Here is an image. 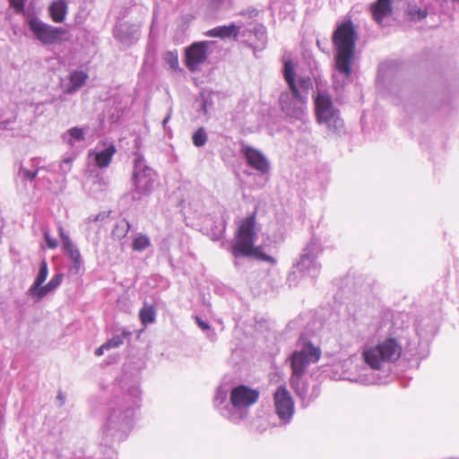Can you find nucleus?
<instances>
[{
	"label": "nucleus",
	"mask_w": 459,
	"mask_h": 459,
	"mask_svg": "<svg viewBox=\"0 0 459 459\" xmlns=\"http://www.w3.org/2000/svg\"><path fill=\"white\" fill-rule=\"evenodd\" d=\"M255 216L256 212H254L240 221L230 247L231 253L235 257H253L274 264L275 258L265 254L261 246H254L256 237Z\"/></svg>",
	"instance_id": "obj_1"
},
{
	"label": "nucleus",
	"mask_w": 459,
	"mask_h": 459,
	"mask_svg": "<svg viewBox=\"0 0 459 459\" xmlns=\"http://www.w3.org/2000/svg\"><path fill=\"white\" fill-rule=\"evenodd\" d=\"M356 41L357 33L351 20L338 25L333 33V43L336 49L335 68L346 77L352 72Z\"/></svg>",
	"instance_id": "obj_2"
},
{
	"label": "nucleus",
	"mask_w": 459,
	"mask_h": 459,
	"mask_svg": "<svg viewBox=\"0 0 459 459\" xmlns=\"http://www.w3.org/2000/svg\"><path fill=\"white\" fill-rule=\"evenodd\" d=\"M283 76L290 91H283L279 98L281 110L285 119L290 123L303 121L306 117L307 100L305 94L298 91L295 72L291 61H286L283 67Z\"/></svg>",
	"instance_id": "obj_3"
},
{
	"label": "nucleus",
	"mask_w": 459,
	"mask_h": 459,
	"mask_svg": "<svg viewBox=\"0 0 459 459\" xmlns=\"http://www.w3.org/2000/svg\"><path fill=\"white\" fill-rule=\"evenodd\" d=\"M133 187L130 195L133 200L140 201L149 196L157 183L158 175L154 169L146 164L141 153H134V170L132 175Z\"/></svg>",
	"instance_id": "obj_4"
},
{
	"label": "nucleus",
	"mask_w": 459,
	"mask_h": 459,
	"mask_svg": "<svg viewBox=\"0 0 459 459\" xmlns=\"http://www.w3.org/2000/svg\"><path fill=\"white\" fill-rule=\"evenodd\" d=\"M402 344L395 338H387L363 353L365 362L375 370H380L382 363L394 362L402 355Z\"/></svg>",
	"instance_id": "obj_5"
},
{
	"label": "nucleus",
	"mask_w": 459,
	"mask_h": 459,
	"mask_svg": "<svg viewBox=\"0 0 459 459\" xmlns=\"http://www.w3.org/2000/svg\"><path fill=\"white\" fill-rule=\"evenodd\" d=\"M315 108L318 123L325 126L330 133L340 134L344 131V122L329 95L318 93L315 99Z\"/></svg>",
	"instance_id": "obj_6"
},
{
	"label": "nucleus",
	"mask_w": 459,
	"mask_h": 459,
	"mask_svg": "<svg viewBox=\"0 0 459 459\" xmlns=\"http://www.w3.org/2000/svg\"><path fill=\"white\" fill-rule=\"evenodd\" d=\"M297 346L298 350L290 358L292 373H304L309 365L319 360L321 350L313 345L306 334L299 336Z\"/></svg>",
	"instance_id": "obj_7"
},
{
	"label": "nucleus",
	"mask_w": 459,
	"mask_h": 459,
	"mask_svg": "<svg viewBox=\"0 0 459 459\" xmlns=\"http://www.w3.org/2000/svg\"><path fill=\"white\" fill-rule=\"evenodd\" d=\"M27 24L34 38L42 45H58L67 39L68 31L65 29L52 26L36 16L29 17Z\"/></svg>",
	"instance_id": "obj_8"
},
{
	"label": "nucleus",
	"mask_w": 459,
	"mask_h": 459,
	"mask_svg": "<svg viewBox=\"0 0 459 459\" xmlns=\"http://www.w3.org/2000/svg\"><path fill=\"white\" fill-rule=\"evenodd\" d=\"M321 251L320 242L312 238L302 249L299 259L295 264L298 272L303 275L307 274L311 278L317 277L320 270L317 256Z\"/></svg>",
	"instance_id": "obj_9"
},
{
	"label": "nucleus",
	"mask_w": 459,
	"mask_h": 459,
	"mask_svg": "<svg viewBox=\"0 0 459 459\" xmlns=\"http://www.w3.org/2000/svg\"><path fill=\"white\" fill-rule=\"evenodd\" d=\"M212 45V41H198L192 43L185 50V64L191 72L199 70L200 65L204 64L208 57V48Z\"/></svg>",
	"instance_id": "obj_10"
},
{
	"label": "nucleus",
	"mask_w": 459,
	"mask_h": 459,
	"mask_svg": "<svg viewBox=\"0 0 459 459\" xmlns=\"http://www.w3.org/2000/svg\"><path fill=\"white\" fill-rule=\"evenodd\" d=\"M240 152L247 165L254 169L259 176L269 175L271 170L270 161L260 150L242 143Z\"/></svg>",
	"instance_id": "obj_11"
},
{
	"label": "nucleus",
	"mask_w": 459,
	"mask_h": 459,
	"mask_svg": "<svg viewBox=\"0 0 459 459\" xmlns=\"http://www.w3.org/2000/svg\"><path fill=\"white\" fill-rule=\"evenodd\" d=\"M57 231L61 238L64 254L71 260L72 264L69 271L74 274H78L83 264L80 250L72 241L69 235L65 232L60 222L57 224Z\"/></svg>",
	"instance_id": "obj_12"
},
{
	"label": "nucleus",
	"mask_w": 459,
	"mask_h": 459,
	"mask_svg": "<svg viewBox=\"0 0 459 459\" xmlns=\"http://www.w3.org/2000/svg\"><path fill=\"white\" fill-rule=\"evenodd\" d=\"M259 396L260 393L257 389L240 385L231 390L230 400L235 409L242 410L255 404L258 401Z\"/></svg>",
	"instance_id": "obj_13"
},
{
	"label": "nucleus",
	"mask_w": 459,
	"mask_h": 459,
	"mask_svg": "<svg viewBox=\"0 0 459 459\" xmlns=\"http://www.w3.org/2000/svg\"><path fill=\"white\" fill-rule=\"evenodd\" d=\"M275 411L283 422H289L294 414V402L285 386H279L273 394Z\"/></svg>",
	"instance_id": "obj_14"
},
{
	"label": "nucleus",
	"mask_w": 459,
	"mask_h": 459,
	"mask_svg": "<svg viewBox=\"0 0 459 459\" xmlns=\"http://www.w3.org/2000/svg\"><path fill=\"white\" fill-rule=\"evenodd\" d=\"M113 34L122 44L132 46L140 39V25L127 22L119 23L114 28Z\"/></svg>",
	"instance_id": "obj_15"
},
{
	"label": "nucleus",
	"mask_w": 459,
	"mask_h": 459,
	"mask_svg": "<svg viewBox=\"0 0 459 459\" xmlns=\"http://www.w3.org/2000/svg\"><path fill=\"white\" fill-rule=\"evenodd\" d=\"M116 152V146L112 143H105L101 148L98 147L94 158L96 165L100 169L107 168L111 162L112 157Z\"/></svg>",
	"instance_id": "obj_16"
},
{
	"label": "nucleus",
	"mask_w": 459,
	"mask_h": 459,
	"mask_svg": "<svg viewBox=\"0 0 459 459\" xmlns=\"http://www.w3.org/2000/svg\"><path fill=\"white\" fill-rule=\"evenodd\" d=\"M371 13L374 20L380 24L384 18L389 16L392 13L391 0H377L371 5Z\"/></svg>",
	"instance_id": "obj_17"
},
{
	"label": "nucleus",
	"mask_w": 459,
	"mask_h": 459,
	"mask_svg": "<svg viewBox=\"0 0 459 459\" xmlns=\"http://www.w3.org/2000/svg\"><path fill=\"white\" fill-rule=\"evenodd\" d=\"M68 5L65 0H56L48 6V14L52 21L61 23L65 21L67 14Z\"/></svg>",
	"instance_id": "obj_18"
},
{
	"label": "nucleus",
	"mask_w": 459,
	"mask_h": 459,
	"mask_svg": "<svg viewBox=\"0 0 459 459\" xmlns=\"http://www.w3.org/2000/svg\"><path fill=\"white\" fill-rule=\"evenodd\" d=\"M125 107L119 99H113L104 110V116L110 124L117 123L122 117Z\"/></svg>",
	"instance_id": "obj_19"
},
{
	"label": "nucleus",
	"mask_w": 459,
	"mask_h": 459,
	"mask_svg": "<svg viewBox=\"0 0 459 459\" xmlns=\"http://www.w3.org/2000/svg\"><path fill=\"white\" fill-rule=\"evenodd\" d=\"M63 278V273H56L46 285H40V287H38L30 295L36 297L38 300L42 299L47 294L55 290L62 283Z\"/></svg>",
	"instance_id": "obj_20"
},
{
	"label": "nucleus",
	"mask_w": 459,
	"mask_h": 459,
	"mask_svg": "<svg viewBox=\"0 0 459 459\" xmlns=\"http://www.w3.org/2000/svg\"><path fill=\"white\" fill-rule=\"evenodd\" d=\"M239 33V27L235 23L230 25L217 26L206 32L209 37H216L221 39H227L230 37L236 38Z\"/></svg>",
	"instance_id": "obj_21"
},
{
	"label": "nucleus",
	"mask_w": 459,
	"mask_h": 459,
	"mask_svg": "<svg viewBox=\"0 0 459 459\" xmlns=\"http://www.w3.org/2000/svg\"><path fill=\"white\" fill-rule=\"evenodd\" d=\"M250 32L253 33L256 39V43L255 45L250 44V47L255 51H261L264 49L268 40L266 27L264 24L259 23L256 24L252 30H250Z\"/></svg>",
	"instance_id": "obj_22"
},
{
	"label": "nucleus",
	"mask_w": 459,
	"mask_h": 459,
	"mask_svg": "<svg viewBox=\"0 0 459 459\" xmlns=\"http://www.w3.org/2000/svg\"><path fill=\"white\" fill-rule=\"evenodd\" d=\"M88 75L82 71H74L69 74V85L65 88L66 93H73L80 89L86 82Z\"/></svg>",
	"instance_id": "obj_23"
},
{
	"label": "nucleus",
	"mask_w": 459,
	"mask_h": 459,
	"mask_svg": "<svg viewBox=\"0 0 459 459\" xmlns=\"http://www.w3.org/2000/svg\"><path fill=\"white\" fill-rule=\"evenodd\" d=\"M85 139V131L82 127L74 126L62 134V140L69 146H74L76 142Z\"/></svg>",
	"instance_id": "obj_24"
},
{
	"label": "nucleus",
	"mask_w": 459,
	"mask_h": 459,
	"mask_svg": "<svg viewBox=\"0 0 459 459\" xmlns=\"http://www.w3.org/2000/svg\"><path fill=\"white\" fill-rule=\"evenodd\" d=\"M48 274V263L46 258H43L39 264V269L37 274V277L33 282V284L30 286L29 290V293L31 294L35 290H37L38 287H40V285L43 284V282L46 281Z\"/></svg>",
	"instance_id": "obj_25"
},
{
	"label": "nucleus",
	"mask_w": 459,
	"mask_h": 459,
	"mask_svg": "<svg viewBox=\"0 0 459 459\" xmlns=\"http://www.w3.org/2000/svg\"><path fill=\"white\" fill-rule=\"evenodd\" d=\"M130 228H131V225H130L129 221L126 219L122 218L114 226V228L111 231L112 237L114 238L120 240L127 235Z\"/></svg>",
	"instance_id": "obj_26"
},
{
	"label": "nucleus",
	"mask_w": 459,
	"mask_h": 459,
	"mask_svg": "<svg viewBox=\"0 0 459 459\" xmlns=\"http://www.w3.org/2000/svg\"><path fill=\"white\" fill-rule=\"evenodd\" d=\"M139 317L143 325H148L155 322L156 310L153 306L146 305L141 308Z\"/></svg>",
	"instance_id": "obj_27"
},
{
	"label": "nucleus",
	"mask_w": 459,
	"mask_h": 459,
	"mask_svg": "<svg viewBox=\"0 0 459 459\" xmlns=\"http://www.w3.org/2000/svg\"><path fill=\"white\" fill-rule=\"evenodd\" d=\"M305 375H291L290 385L298 395H305L307 391V384L304 378Z\"/></svg>",
	"instance_id": "obj_28"
},
{
	"label": "nucleus",
	"mask_w": 459,
	"mask_h": 459,
	"mask_svg": "<svg viewBox=\"0 0 459 459\" xmlns=\"http://www.w3.org/2000/svg\"><path fill=\"white\" fill-rule=\"evenodd\" d=\"M407 15L411 21L420 22L428 16V10L418 7L416 4H409L406 10Z\"/></svg>",
	"instance_id": "obj_29"
},
{
	"label": "nucleus",
	"mask_w": 459,
	"mask_h": 459,
	"mask_svg": "<svg viewBox=\"0 0 459 459\" xmlns=\"http://www.w3.org/2000/svg\"><path fill=\"white\" fill-rule=\"evenodd\" d=\"M132 333L129 330L123 329L121 333L115 334L112 338L108 339L105 343L108 349L118 348L124 343L125 339H129Z\"/></svg>",
	"instance_id": "obj_30"
},
{
	"label": "nucleus",
	"mask_w": 459,
	"mask_h": 459,
	"mask_svg": "<svg viewBox=\"0 0 459 459\" xmlns=\"http://www.w3.org/2000/svg\"><path fill=\"white\" fill-rule=\"evenodd\" d=\"M151 246L150 238L143 234H138L133 240L132 248L134 251L142 252Z\"/></svg>",
	"instance_id": "obj_31"
},
{
	"label": "nucleus",
	"mask_w": 459,
	"mask_h": 459,
	"mask_svg": "<svg viewBox=\"0 0 459 459\" xmlns=\"http://www.w3.org/2000/svg\"><path fill=\"white\" fill-rule=\"evenodd\" d=\"M298 91L300 94H305V98L307 99L308 91L312 88V81L309 76H302L298 80Z\"/></svg>",
	"instance_id": "obj_32"
},
{
	"label": "nucleus",
	"mask_w": 459,
	"mask_h": 459,
	"mask_svg": "<svg viewBox=\"0 0 459 459\" xmlns=\"http://www.w3.org/2000/svg\"><path fill=\"white\" fill-rule=\"evenodd\" d=\"M208 136L204 127H199L192 135L195 146L203 147L207 142Z\"/></svg>",
	"instance_id": "obj_33"
},
{
	"label": "nucleus",
	"mask_w": 459,
	"mask_h": 459,
	"mask_svg": "<svg viewBox=\"0 0 459 459\" xmlns=\"http://www.w3.org/2000/svg\"><path fill=\"white\" fill-rule=\"evenodd\" d=\"M200 108L199 111L203 112L204 115H208L210 109L213 107V101L210 93H201L200 95Z\"/></svg>",
	"instance_id": "obj_34"
},
{
	"label": "nucleus",
	"mask_w": 459,
	"mask_h": 459,
	"mask_svg": "<svg viewBox=\"0 0 459 459\" xmlns=\"http://www.w3.org/2000/svg\"><path fill=\"white\" fill-rule=\"evenodd\" d=\"M164 59L169 67L174 70H179L178 56L177 51H168L165 54Z\"/></svg>",
	"instance_id": "obj_35"
},
{
	"label": "nucleus",
	"mask_w": 459,
	"mask_h": 459,
	"mask_svg": "<svg viewBox=\"0 0 459 459\" xmlns=\"http://www.w3.org/2000/svg\"><path fill=\"white\" fill-rule=\"evenodd\" d=\"M43 169L44 168L41 167V168L36 169L35 171H31V170L24 168L23 166H21L20 169H19V176H21L23 180L31 182L37 177L39 170Z\"/></svg>",
	"instance_id": "obj_36"
},
{
	"label": "nucleus",
	"mask_w": 459,
	"mask_h": 459,
	"mask_svg": "<svg viewBox=\"0 0 459 459\" xmlns=\"http://www.w3.org/2000/svg\"><path fill=\"white\" fill-rule=\"evenodd\" d=\"M43 237L46 242V245L50 249H55L58 246V242L56 238H52L48 230L43 231Z\"/></svg>",
	"instance_id": "obj_37"
},
{
	"label": "nucleus",
	"mask_w": 459,
	"mask_h": 459,
	"mask_svg": "<svg viewBox=\"0 0 459 459\" xmlns=\"http://www.w3.org/2000/svg\"><path fill=\"white\" fill-rule=\"evenodd\" d=\"M11 6L17 13H24L26 0H9Z\"/></svg>",
	"instance_id": "obj_38"
},
{
	"label": "nucleus",
	"mask_w": 459,
	"mask_h": 459,
	"mask_svg": "<svg viewBox=\"0 0 459 459\" xmlns=\"http://www.w3.org/2000/svg\"><path fill=\"white\" fill-rule=\"evenodd\" d=\"M259 13V11L253 7V6H249L247 7V9L245 10H242L239 14L242 15V16H246V17H248V18H255L258 15Z\"/></svg>",
	"instance_id": "obj_39"
},
{
	"label": "nucleus",
	"mask_w": 459,
	"mask_h": 459,
	"mask_svg": "<svg viewBox=\"0 0 459 459\" xmlns=\"http://www.w3.org/2000/svg\"><path fill=\"white\" fill-rule=\"evenodd\" d=\"M225 0H206L207 6L212 10H219L224 4Z\"/></svg>",
	"instance_id": "obj_40"
},
{
	"label": "nucleus",
	"mask_w": 459,
	"mask_h": 459,
	"mask_svg": "<svg viewBox=\"0 0 459 459\" xmlns=\"http://www.w3.org/2000/svg\"><path fill=\"white\" fill-rule=\"evenodd\" d=\"M171 114H172V108H169L168 114L166 115V117H164V119L162 120V126H163V129H164V131H165L168 134H171V133H172V131H171L170 127H169V126H168V123H169V121L170 120Z\"/></svg>",
	"instance_id": "obj_41"
},
{
	"label": "nucleus",
	"mask_w": 459,
	"mask_h": 459,
	"mask_svg": "<svg viewBox=\"0 0 459 459\" xmlns=\"http://www.w3.org/2000/svg\"><path fill=\"white\" fill-rule=\"evenodd\" d=\"M195 322L198 325V326L204 331L211 329L209 323L207 321L203 320L199 316H195Z\"/></svg>",
	"instance_id": "obj_42"
},
{
	"label": "nucleus",
	"mask_w": 459,
	"mask_h": 459,
	"mask_svg": "<svg viewBox=\"0 0 459 459\" xmlns=\"http://www.w3.org/2000/svg\"><path fill=\"white\" fill-rule=\"evenodd\" d=\"M13 123L12 119L0 121V130H7L10 124Z\"/></svg>",
	"instance_id": "obj_43"
},
{
	"label": "nucleus",
	"mask_w": 459,
	"mask_h": 459,
	"mask_svg": "<svg viewBox=\"0 0 459 459\" xmlns=\"http://www.w3.org/2000/svg\"><path fill=\"white\" fill-rule=\"evenodd\" d=\"M104 351H108V346H106L105 342L98 349H96L94 353L96 356H101L104 353Z\"/></svg>",
	"instance_id": "obj_44"
},
{
	"label": "nucleus",
	"mask_w": 459,
	"mask_h": 459,
	"mask_svg": "<svg viewBox=\"0 0 459 459\" xmlns=\"http://www.w3.org/2000/svg\"><path fill=\"white\" fill-rule=\"evenodd\" d=\"M57 400L60 402V404L63 405L65 401V397L62 392H59L57 394Z\"/></svg>",
	"instance_id": "obj_45"
},
{
	"label": "nucleus",
	"mask_w": 459,
	"mask_h": 459,
	"mask_svg": "<svg viewBox=\"0 0 459 459\" xmlns=\"http://www.w3.org/2000/svg\"><path fill=\"white\" fill-rule=\"evenodd\" d=\"M414 362L415 364H411L410 367H409V369H418L419 368V365H420V362H419V359L416 358L414 359Z\"/></svg>",
	"instance_id": "obj_46"
},
{
	"label": "nucleus",
	"mask_w": 459,
	"mask_h": 459,
	"mask_svg": "<svg viewBox=\"0 0 459 459\" xmlns=\"http://www.w3.org/2000/svg\"><path fill=\"white\" fill-rule=\"evenodd\" d=\"M297 277V273L296 272H291L289 273V276H288V281H292L296 279Z\"/></svg>",
	"instance_id": "obj_47"
},
{
	"label": "nucleus",
	"mask_w": 459,
	"mask_h": 459,
	"mask_svg": "<svg viewBox=\"0 0 459 459\" xmlns=\"http://www.w3.org/2000/svg\"><path fill=\"white\" fill-rule=\"evenodd\" d=\"M71 162H72V159L71 158L64 159L63 161H62L61 167L64 169L65 165H69Z\"/></svg>",
	"instance_id": "obj_48"
},
{
	"label": "nucleus",
	"mask_w": 459,
	"mask_h": 459,
	"mask_svg": "<svg viewBox=\"0 0 459 459\" xmlns=\"http://www.w3.org/2000/svg\"><path fill=\"white\" fill-rule=\"evenodd\" d=\"M102 217L101 213H100L95 217L94 221H100Z\"/></svg>",
	"instance_id": "obj_49"
},
{
	"label": "nucleus",
	"mask_w": 459,
	"mask_h": 459,
	"mask_svg": "<svg viewBox=\"0 0 459 459\" xmlns=\"http://www.w3.org/2000/svg\"><path fill=\"white\" fill-rule=\"evenodd\" d=\"M404 107H405V109L407 111H410V105H409V103H406Z\"/></svg>",
	"instance_id": "obj_50"
},
{
	"label": "nucleus",
	"mask_w": 459,
	"mask_h": 459,
	"mask_svg": "<svg viewBox=\"0 0 459 459\" xmlns=\"http://www.w3.org/2000/svg\"><path fill=\"white\" fill-rule=\"evenodd\" d=\"M452 2H455V3H458V4H459V0H452Z\"/></svg>",
	"instance_id": "obj_51"
}]
</instances>
